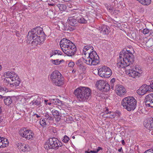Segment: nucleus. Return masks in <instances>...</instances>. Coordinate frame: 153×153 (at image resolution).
<instances>
[{"label": "nucleus", "mask_w": 153, "mask_h": 153, "mask_svg": "<svg viewBox=\"0 0 153 153\" xmlns=\"http://www.w3.org/2000/svg\"><path fill=\"white\" fill-rule=\"evenodd\" d=\"M151 0H140L139 1L142 4L148 5L150 4Z\"/></svg>", "instance_id": "31"}, {"label": "nucleus", "mask_w": 153, "mask_h": 153, "mask_svg": "<svg viewBox=\"0 0 153 153\" xmlns=\"http://www.w3.org/2000/svg\"><path fill=\"white\" fill-rule=\"evenodd\" d=\"M0 92H1L0 91Z\"/></svg>", "instance_id": "59"}, {"label": "nucleus", "mask_w": 153, "mask_h": 153, "mask_svg": "<svg viewBox=\"0 0 153 153\" xmlns=\"http://www.w3.org/2000/svg\"><path fill=\"white\" fill-rule=\"evenodd\" d=\"M74 65V63L73 62L71 61L68 64V65L69 67L73 68Z\"/></svg>", "instance_id": "39"}, {"label": "nucleus", "mask_w": 153, "mask_h": 153, "mask_svg": "<svg viewBox=\"0 0 153 153\" xmlns=\"http://www.w3.org/2000/svg\"><path fill=\"white\" fill-rule=\"evenodd\" d=\"M98 75L102 77L108 78L112 75V71L108 67L105 66H100L98 69Z\"/></svg>", "instance_id": "11"}, {"label": "nucleus", "mask_w": 153, "mask_h": 153, "mask_svg": "<svg viewBox=\"0 0 153 153\" xmlns=\"http://www.w3.org/2000/svg\"><path fill=\"white\" fill-rule=\"evenodd\" d=\"M33 136L34 134L33 132L31 130L27 129L25 138L28 140H32Z\"/></svg>", "instance_id": "24"}, {"label": "nucleus", "mask_w": 153, "mask_h": 153, "mask_svg": "<svg viewBox=\"0 0 153 153\" xmlns=\"http://www.w3.org/2000/svg\"><path fill=\"white\" fill-rule=\"evenodd\" d=\"M69 140V138L67 136L65 135L64 137V138L62 140V141L64 143H67L68 142Z\"/></svg>", "instance_id": "36"}, {"label": "nucleus", "mask_w": 153, "mask_h": 153, "mask_svg": "<svg viewBox=\"0 0 153 153\" xmlns=\"http://www.w3.org/2000/svg\"><path fill=\"white\" fill-rule=\"evenodd\" d=\"M56 54H57L56 50L53 51L51 52V53L50 54V56L51 57L53 55H56Z\"/></svg>", "instance_id": "38"}, {"label": "nucleus", "mask_w": 153, "mask_h": 153, "mask_svg": "<svg viewBox=\"0 0 153 153\" xmlns=\"http://www.w3.org/2000/svg\"><path fill=\"white\" fill-rule=\"evenodd\" d=\"M47 105H51V102H48L47 103Z\"/></svg>", "instance_id": "55"}, {"label": "nucleus", "mask_w": 153, "mask_h": 153, "mask_svg": "<svg viewBox=\"0 0 153 153\" xmlns=\"http://www.w3.org/2000/svg\"><path fill=\"white\" fill-rule=\"evenodd\" d=\"M102 148L100 147H98L97 149V150L96 151L97 152V153L100 150H102Z\"/></svg>", "instance_id": "44"}, {"label": "nucleus", "mask_w": 153, "mask_h": 153, "mask_svg": "<svg viewBox=\"0 0 153 153\" xmlns=\"http://www.w3.org/2000/svg\"><path fill=\"white\" fill-rule=\"evenodd\" d=\"M44 116L47 119H49L50 120H53V118L52 117L50 116L49 113L47 112L46 113H45Z\"/></svg>", "instance_id": "33"}, {"label": "nucleus", "mask_w": 153, "mask_h": 153, "mask_svg": "<svg viewBox=\"0 0 153 153\" xmlns=\"http://www.w3.org/2000/svg\"><path fill=\"white\" fill-rule=\"evenodd\" d=\"M4 97V103L6 105H9L12 103V99L9 97Z\"/></svg>", "instance_id": "25"}, {"label": "nucleus", "mask_w": 153, "mask_h": 153, "mask_svg": "<svg viewBox=\"0 0 153 153\" xmlns=\"http://www.w3.org/2000/svg\"><path fill=\"white\" fill-rule=\"evenodd\" d=\"M5 78L4 82L9 84L11 87H17L19 85L20 83V80L17 74L12 72L8 71L4 74Z\"/></svg>", "instance_id": "6"}, {"label": "nucleus", "mask_w": 153, "mask_h": 153, "mask_svg": "<svg viewBox=\"0 0 153 153\" xmlns=\"http://www.w3.org/2000/svg\"><path fill=\"white\" fill-rule=\"evenodd\" d=\"M110 111H109V110H108V108H106V109L105 110V112L104 113V114H103L105 115V116H105V114H107L108 115H109V114Z\"/></svg>", "instance_id": "40"}, {"label": "nucleus", "mask_w": 153, "mask_h": 153, "mask_svg": "<svg viewBox=\"0 0 153 153\" xmlns=\"http://www.w3.org/2000/svg\"><path fill=\"white\" fill-rule=\"evenodd\" d=\"M149 31L150 30L149 29L145 28L143 30V34L146 35L149 32Z\"/></svg>", "instance_id": "37"}, {"label": "nucleus", "mask_w": 153, "mask_h": 153, "mask_svg": "<svg viewBox=\"0 0 153 153\" xmlns=\"http://www.w3.org/2000/svg\"><path fill=\"white\" fill-rule=\"evenodd\" d=\"M27 129L25 128H21L19 131V134L23 137L25 138Z\"/></svg>", "instance_id": "23"}, {"label": "nucleus", "mask_w": 153, "mask_h": 153, "mask_svg": "<svg viewBox=\"0 0 153 153\" xmlns=\"http://www.w3.org/2000/svg\"><path fill=\"white\" fill-rule=\"evenodd\" d=\"M121 105L124 108L128 111H133L136 108L137 101L132 97H128L122 100Z\"/></svg>", "instance_id": "7"}, {"label": "nucleus", "mask_w": 153, "mask_h": 153, "mask_svg": "<svg viewBox=\"0 0 153 153\" xmlns=\"http://www.w3.org/2000/svg\"><path fill=\"white\" fill-rule=\"evenodd\" d=\"M57 51V54L58 55H62V53L59 51Z\"/></svg>", "instance_id": "45"}, {"label": "nucleus", "mask_w": 153, "mask_h": 153, "mask_svg": "<svg viewBox=\"0 0 153 153\" xmlns=\"http://www.w3.org/2000/svg\"><path fill=\"white\" fill-rule=\"evenodd\" d=\"M85 153H91V152L90 151V152H88L87 151H85Z\"/></svg>", "instance_id": "52"}, {"label": "nucleus", "mask_w": 153, "mask_h": 153, "mask_svg": "<svg viewBox=\"0 0 153 153\" xmlns=\"http://www.w3.org/2000/svg\"><path fill=\"white\" fill-rule=\"evenodd\" d=\"M127 75L131 77V79H135L141 76L143 73L142 69L137 66L135 68H131L126 71Z\"/></svg>", "instance_id": "10"}, {"label": "nucleus", "mask_w": 153, "mask_h": 153, "mask_svg": "<svg viewBox=\"0 0 153 153\" xmlns=\"http://www.w3.org/2000/svg\"><path fill=\"white\" fill-rule=\"evenodd\" d=\"M8 91V89L4 86H0V92H7Z\"/></svg>", "instance_id": "34"}, {"label": "nucleus", "mask_w": 153, "mask_h": 153, "mask_svg": "<svg viewBox=\"0 0 153 153\" xmlns=\"http://www.w3.org/2000/svg\"><path fill=\"white\" fill-rule=\"evenodd\" d=\"M46 120L45 119H43L42 120H40L39 121V123L40 125L42 126H43L46 125Z\"/></svg>", "instance_id": "35"}, {"label": "nucleus", "mask_w": 153, "mask_h": 153, "mask_svg": "<svg viewBox=\"0 0 153 153\" xmlns=\"http://www.w3.org/2000/svg\"><path fill=\"white\" fill-rule=\"evenodd\" d=\"M62 146V143L56 138L48 139L44 145L46 149H57Z\"/></svg>", "instance_id": "8"}, {"label": "nucleus", "mask_w": 153, "mask_h": 153, "mask_svg": "<svg viewBox=\"0 0 153 153\" xmlns=\"http://www.w3.org/2000/svg\"><path fill=\"white\" fill-rule=\"evenodd\" d=\"M48 100H44V102H45V104L46 105H47V102H48Z\"/></svg>", "instance_id": "49"}, {"label": "nucleus", "mask_w": 153, "mask_h": 153, "mask_svg": "<svg viewBox=\"0 0 153 153\" xmlns=\"http://www.w3.org/2000/svg\"><path fill=\"white\" fill-rule=\"evenodd\" d=\"M115 91L117 94L120 97H123L125 95L127 92L125 87L120 85H117Z\"/></svg>", "instance_id": "13"}, {"label": "nucleus", "mask_w": 153, "mask_h": 153, "mask_svg": "<svg viewBox=\"0 0 153 153\" xmlns=\"http://www.w3.org/2000/svg\"><path fill=\"white\" fill-rule=\"evenodd\" d=\"M149 86L150 88V91L152 89L153 90V80L151 81L150 85Z\"/></svg>", "instance_id": "42"}, {"label": "nucleus", "mask_w": 153, "mask_h": 153, "mask_svg": "<svg viewBox=\"0 0 153 153\" xmlns=\"http://www.w3.org/2000/svg\"><path fill=\"white\" fill-rule=\"evenodd\" d=\"M74 17L76 19L77 22L84 24L87 22L86 20L79 13L77 15H75V16H74Z\"/></svg>", "instance_id": "21"}, {"label": "nucleus", "mask_w": 153, "mask_h": 153, "mask_svg": "<svg viewBox=\"0 0 153 153\" xmlns=\"http://www.w3.org/2000/svg\"><path fill=\"white\" fill-rule=\"evenodd\" d=\"M121 143L123 145H125V141L124 140H122Z\"/></svg>", "instance_id": "48"}, {"label": "nucleus", "mask_w": 153, "mask_h": 153, "mask_svg": "<svg viewBox=\"0 0 153 153\" xmlns=\"http://www.w3.org/2000/svg\"><path fill=\"white\" fill-rule=\"evenodd\" d=\"M50 102L58 105H60L62 104V102L59 99L56 98L51 99Z\"/></svg>", "instance_id": "26"}, {"label": "nucleus", "mask_w": 153, "mask_h": 153, "mask_svg": "<svg viewBox=\"0 0 153 153\" xmlns=\"http://www.w3.org/2000/svg\"><path fill=\"white\" fill-rule=\"evenodd\" d=\"M50 6H53L54 5L53 4V3L50 4H48Z\"/></svg>", "instance_id": "54"}, {"label": "nucleus", "mask_w": 153, "mask_h": 153, "mask_svg": "<svg viewBox=\"0 0 153 153\" xmlns=\"http://www.w3.org/2000/svg\"><path fill=\"white\" fill-rule=\"evenodd\" d=\"M59 45L63 52L68 56L74 55L76 52V46L69 40L63 39L60 41Z\"/></svg>", "instance_id": "4"}, {"label": "nucleus", "mask_w": 153, "mask_h": 153, "mask_svg": "<svg viewBox=\"0 0 153 153\" xmlns=\"http://www.w3.org/2000/svg\"><path fill=\"white\" fill-rule=\"evenodd\" d=\"M130 47V50L126 49V51H123L119 55V61L117 66L120 68H125L129 66L134 61V57L132 53L133 49Z\"/></svg>", "instance_id": "3"}, {"label": "nucleus", "mask_w": 153, "mask_h": 153, "mask_svg": "<svg viewBox=\"0 0 153 153\" xmlns=\"http://www.w3.org/2000/svg\"><path fill=\"white\" fill-rule=\"evenodd\" d=\"M3 120V119L1 117H0V123H1Z\"/></svg>", "instance_id": "50"}, {"label": "nucleus", "mask_w": 153, "mask_h": 153, "mask_svg": "<svg viewBox=\"0 0 153 153\" xmlns=\"http://www.w3.org/2000/svg\"><path fill=\"white\" fill-rule=\"evenodd\" d=\"M41 100L43 101V99H41L40 97L38 96L36 100L32 101L30 104L31 105V106L34 107H36L38 106H39L41 104Z\"/></svg>", "instance_id": "20"}, {"label": "nucleus", "mask_w": 153, "mask_h": 153, "mask_svg": "<svg viewBox=\"0 0 153 153\" xmlns=\"http://www.w3.org/2000/svg\"><path fill=\"white\" fill-rule=\"evenodd\" d=\"M51 61L53 64L57 65L60 64L61 62L62 61H64V60L62 59L59 60V59H57L56 60L51 59Z\"/></svg>", "instance_id": "30"}, {"label": "nucleus", "mask_w": 153, "mask_h": 153, "mask_svg": "<svg viewBox=\"0 0 153 153\" xmlns=\"http://www.w3.org/2000/svg\"><path fill=\"white\" fill-rule=\"evenodd\" d=\"M9 142L8 140L0 136V148H3L8 145Z\"/></svg>", "instance_id": "19"}, {"label": "nucleus", "mask_w": 153, "mask_h": 153, "mask_svg": "<svg viewBox=\"0 0 153 153\" xmlns=\"http://www.w3.org/2000/svg\"><path fill=\"white\" fill-rule=\"evenodd\" d=\"M118 151L119 152H121L122 153H123V152L122 149V147H121L120 149H118Z\"/></svg>", "instance_id": "46"}, {"label": "nucleus", "mask_w": 153, "mask_h": 153, "mask_svg": "<svg viewBox=\"0 0 153 153\" xmlns=\"http://www.w3.org/2000/svg\"><path fill=\"white\" fill-rule=\"evenodd\" d=\"M115 79L114 78H112L110 81L111 88L112 90L114 89V82H115Z\"/></svg>", "instance_id": "32"}, {"label": "nucleus", "mask_w": 153, "mask_h": 153, "mask_svg": "<svg viewBox=\"0 0 153 153\" xmlns=\"http://www.w3.org/2000/svg\"><path fill=\"white\" fill-rule=\"evenodd\" d=\"M72 138L73 139H75V137H74V136H73L72 137Z\"/></svg>", "instance_id": "57"}, {"label": "nucleus", "mask_w": 153, "mask_h": 153, "mask_svg": "<svg viewBox=\"0 0 153 153\" xmlns=\"http://www.w3.org/2000/svg\"><path fill=\"white\" fill-rule=\"evenodd\" d=\"M33 116H36V117L38 118H39L40 117V114H34L33 115Z\"/></svg>", "instance_id": "43"}, {"label": "nucleus", "mask_w": 153, "mask_h": 153, "mask_svg": "<svg viewBox=\"0 0 153 153\" xmlns=\"http://www.w3.org/2000/svg\"><path fill=\"white\" fill-rule=\"evenodd\" d=\"M98 87L101 90L107 91L110 89V86L107 82L103 80H100L98 82Z\"/></svg>", "instance_id": "14"}, {"label": "nucleus", "mask_w": 153, "mask_h": 153, "mask_svg": "<svg viewBox=\"0 0 153 153\" xmlns=\"http://www.w3.org/2000/svg\"><path fill=\"white\" fill-rule=\"evenodd\" d=\"M17 147L19 149L23 152L27 151L30 150V147L28 145L21 143H18Z\"/></svg>", "instance_id": "18"}, {"label": "nucleus", "mask_w": 153, "mask_h": 153, "mask_svg": "<svg viewBox=\"0 0 153 153\" xmlns=\"http://www.w3.org/2000/svg\"><path fill=\"white\" fill-rule=\"evenodd\" d=\"M1 108L0 107V113H1Z\"/></svg>", "instance_id": "56"}, {"label": "nucleus", "mask_w": 153, "mask_h": 153, "mask_svg": "<svg viewBox=\"0 0 153 153\" xmlns=\"http://www.w3.org/2000/svg\"><path fill=\"white\" fill-rule=\"evenodd\" d=\"M4 96H2L1 95H0V98H4Z\"/></svg>", "instance_id": "53"}, {"label": "nucleus", "mask_w": 153, "mask_h": 153, "mask_svg": "<svg viewBox=\"0 0 153 153\" xmlns=\"http://www.w3.org/2000/svg\"><path fill=\"white\" fill-rule=\"evenodd\" d=\"M33 95H28L26 97V98L27 99H30L32 97H33Z\"/></svg>", "instance_id": "47"}, {"label": "nucleus", "mask_w": 153, "mask_h": 153, "mask_svg": "<svg viewBox=\"0 0 153 153\" xmlns=\"http://www.w3.org/2000/svg\"><path fill=\"white\" fill-rule=\"evenodd\" d=\"M109 28L108 26L104 25L102 26L101 28H100L99 30L100 33L103 34H108L109 33Z\"/></svg>", "instance_id": "22"}, {"label": "nucleus", "mask_w": 153, "mask_h": 153, "mask_svg": "<svg viewBox=\"0 0 153 153\" xmlns=\"http://www.w3.org/2000/svg\"><path fill=\"white\" fill-rule=\"evenodd\" d=\"M74 16H75V15L69 17L67 20L68 23L72 26L69 27H68V29L70 31H72L75 30L76 29L75 27L78 25L76 19Z\"/></svg>", "instance_id": "12"}, {"label": "nucleus", "mask_w": 153, "mask_h": 153, "mask_svg": "<svg viewBox=\"0 0 153 153\" xmlns=\"http://www.w3.org/2000/svg\"><path fill=\"white\" fill-rule=\"evenodd\" d=\"M145 127L150 130H153V118H151L144 122Z\"/></svg>", "instance_id": "17"}, {"label": "nucleus", "mask_w": 153, "mask_h": 153, "mask_svg": "<svg viewBox=\"0 0 153 153\" xmlns=\"http://www.w3.org/2000/svg\"><path fill=\"white\" fill-rule=\"evenodd\" d=\"M149 86L144 84L140 87L137 90V92L140 95H142L145 94L147 91H150Z\"/></svg>", "instance_id": "15"}, {"label": "nucleus", "mask_w": 153, "mask_h": 153, "mask_svg": "<svg viewBox=\"0 0 153 153\" xmlns=\"http://www.w3.org/2000/svg\"><path fill=\"white\" fill-rule=\"evenodd\" d=\"M51 112L53 115L55 117H58L57 118V120L58 121L60 120V118L59 117V113L58 111L55 109H53L52 110Z\"/></svg>", "instance_id": "27"}, {"label": "nucleus", "mask_w": 153, "mask_h": 153, "mask_svg": "<svg viewBox=\"0 0 153 153\" xmlns=\"http://www.w3.org/2000/svg\"><path fill=\"white\" fill-rule=\"evenodd\" d=\"M42 1V0H41Z\"/></svg>", "instance_id": "58"}, {"label": "nucleus", "mask_w": 153, "mask_h": 153, "mask_svg": "<svg viewBox=\"0 0 153 153\" xmlns=\"http://www.w3.org/2000/svg\"><path fill=\"white\" fill-rule=\"evenodd\" d=\"M51 79L53 83L55 85L59 86L64 84L63 78L60 72L56 70L51 75Z\"/></svg>", "instance_id": "9"}, {"label": "nucleus", "mask_w": 153, "mask_h": 153, "mask_svg": "<svg viewBox=\"0 0 153 153\" xmlns=\"http://www.w3.org/2000/svg\"><path fill=\"white\" fill-rule=\"evenodd\" d=\"M46 36L43 31V29L39 27H36L29 32L27 36V40L31 42L32 45H37L43 42Z\"/></svg>", "instance_id": "1"}, {"label": "nucleus", "mask_w": 153, "mask_h": 153, "mask_svg": "<svg viewBox=\"0 0 153 153\" xmlns=\"http://www.w3.org/2000/svg\"><path fill=\"white\" fill-rule=\"evenodd\" d=\"M144 153H153V149H150L146 150Z\"/></svg>", "instance_id": "41"}, {"label": "nucleus", "mask_w": 153, "mask_h": 153, "mask_svg": "<svg viewBox=\"0 0 153 153\" xmlns=\"http://www.w3.org/2000/svg\"><path fill=\"white\" fill-rule=\"evenodd\" d=\"M103 117H108L109 118H112L115 117L116 116V114L113 112L110 111L109 115L105 116V115L102 114Z\"/></svg>", "instance_id": "28"}, {"label": "nucleus", "mask_w": 153, "mask_h": 153, "mask_svg": "<svg viewBox=\"0 0 153 153\" xmlns=\"http://www.w3.org/2000/svg\"><path fill=\"white\" fill-rule=\"evenodd\" d=\"M93 48L90 45L85 46L83 49L82 54L89 56L86 59H83V62L90 65H96L99 62V57L96 52L93 50Z\"/></svg>", "instance_id": "2"}, {"label": "nucleus", "mask_w": 153, "mask_h": 153, "mask_svg": "<svg viewBox=\"0 0 153 153\" xmlns=\"http://www.w3.org/2000/svg\"><path fill=\"white\" fill-rule=\"evenodd\" d=\"M62 0L65 2H68L69 1H71V0Z\"/></svg>", "instance_id": "51"}, {"label": "nucleus", "mask_w": 153, "mask_h": 153, "mask_svg": "<svg viewBox=\"0 0 153 153\" xmlns=\"http://www.w3.org/2000/svg\"><path fill=\"white\" fill-rule=\"evenodd\" d=\"M91 90L88 88L80 86L75 89L74 94L80 101L85 102L91 95Z\"/></svg>", "instance_id": "5"}, {"label": "nucleus", "mask_w": 153, "mask_h": 153, "mask_svg": "<svg viewBox=\"0 0 153 153\" xmlns=\"http://www.w3.org/2000/svg\"><path fill=\"white\" fill-rule=\"evenodd\" d=\"M57 7L61 11H65L67 7L64 4H59L57 5Z\"/></svg>", "instance_id": "29"}, {"label": "nucleus", "mask_w": 153, "mask_h": 153, "mask_svg": "<svg viewBox=\"0 0 153 153\" xmlns=\"http://www.w3.org/2000/svg\"><path fill=\"white\" fill-rule=\"evenodd\" d=\"M146 104L147 107L153 108V94H150L146 97Z\"/></svg>", "instance_id": "16"}]
</instances>
